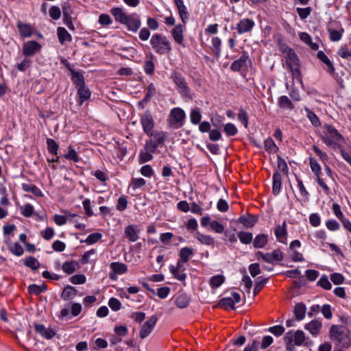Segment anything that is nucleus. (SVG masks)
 <instances>
[{"label":"nucleus","instance_id":"obj_1","mask_svg":"<svg viewBox=\"0 0 351 351\" xmlns=\"http://www.w3.org/2000/svg\"><path fill=\"white\" fill-rule=\"evenodd\" d=\"M329 336L331 340L336 341L341 347L348 348L351 345L350 331L343 326L332 325Z\"/></svg>","mask_w":351,"mask_h":351},{"label":"nucleus","instance_id":"obj_2","mask_svg":"<svg viewBox=\"0 0 351 351\" xmlns=\"http://www.w3.org/2000/svg\"><path fill=\"white\" fill-rule=\"evenodd\" d=\"M325 128L326 131L322 136V141L329 147L339 148L341 143L343 141V136L332 125H326Z\"/></svg>","mask_w":351,"mask_h":351},{"label":"nucleus","instance_id":"obj_3","mask_svg":"<svg viewBox=\"0 0 351 351\" xmlns=\"http://www.w3.org/2000/svg\"><path fill=\"white\" fill-rule=\"evenodd\" d=\"M150 44L155 52L160 55L167 54L171 51L169 39L160 34H155L152 36Z\"/></svg>","mask_w":351,"mask_h":351},{"label":"nucleus","instance_id":"obj_4","mask_svg":"<svg viewBox=\"0 0 351 351\" xmlns=\"http://www.w3.org/2000/svg\"><path fill=\"white\" fill-rule=\"evenodd\" d=\"M185 117V112L182 108L178 107L173 108L168 117L169 125L174 128L182 127Z\"/></svg>","mask_w":351,"mask_h":351},{"label":"nucleus","instance_id":"obj_5","mask_svg":"<svg viewBox=\"0 0 351 351\" xmlns=\"http://www.w3.org/2000/svg\"><path fill=\"white\" fill-rule=\"evenodd\" d=\"M256 257L258 260L262 259L266 263L274 264L275 262L280 261L283 259V253L279 249L274 250L271 253H263L262 252H257Z\"/></svg>","mask_w":351,"mask_h":351},{"label":"nucleus","instance_id":"obj_6","mask_svg":"<svg viewBox=\"0 0 351 351\" xmlns=\"http://www.w3.org/2000/svg\"><path fill=\"white\" fill-rule=\"evenodd\" d=\"M171 77L177 86L178 92L183 96H188L190 93V88L182 74L173 71L171 75Z\"/></svg>","mask_w":351,"mask_h":351},{"label":"nucleus","instance_id":"obj_7","mask_svg":"<svg viewBox=\"0 0 351 351\" xmlns=\"http://www.w3.org/2000/svg\"><path fill=\"white\" fill-rule=\"evenodd\" d=\"M284 52H287V58L289 62L287 61L289 68L291 69L294 76L300 77V71L298 68V57L295 52L291 48H287Z\"/></svg>","mask_w":351,"mask_h":351},{"label":"nucleus","instance_id":"obj_8","mask_svg":"<svg viewBox=\"0 0 351 351\" xmlns=\"http://www.w3.org/2000/svg\"><path fill=\"white\" fill-rule=\"evenodd\" d=\"M141 123L143 132L147 135H151L154 127V120L149 110H147L141 117Z\"/></svg>","mask_w":351,"mask_h":351},{"label":"nucleus","instance_id":"obj_9","mask_svg":"<svg viewBox=\"0 0 351 351\" xmlns=\"http://www.w3.org/2000/svg\"><path fill=\"white\" fill-rule=\"evenodd\" d=\"M157 321L158 317L152 315L143 324L139 332V336L141 339L146 338L152 332Z\"/></svg>","mask_w":351,"mask_h":351},{"label":"nucleus","instance_id":"obj_10","mask_svg":"<svg viewBox=\"0 0 351 351\" xmlns=\"http://www.w3.org/2000/svg\"><path fill=\"white\" fill-rule=\"evenodd\" d=\"M123 25L126 26L128 31L136 32L141 27V22L139 16L136 14L133 13L128 16Z\"/></svg>","mask_w":351,"mask_h":351},{"label":"nucleus","instance_id":"obj_11","mask_svg":"<svg viewBox=\"0 0 351 351\" xmlns=\"http://www.w3.org/2000/svg\"><path fill=\"white\" fill-rule=\"evenodd\" d=\"M339 23L336 21H331L328 26V32L329 33L330 39L332 41L337 42L341 40L342 34L344 32V29L341 27L339 29H335Z\"/></svg>","mask_w":351,"mask_h":351},{"label":"nucleus","instance_id":"obj_12","mask_svg":"<svg viewBox=\"0 0 351 351\" xmlns=\"http://www.w3.org/2000/svg\"><path fill=\"white\" fill-rule=\"evenodd\" d=\"M254 25L255 23L253 20L243 19L237 23L236 29L239 34H243L251 32Z\"/></svg>","mask_w":351,"mask_h":351},{"label":"nucleus","instance_id":"obj_13","mask_svg":"<svg viewBox=\"0 0 351 351\" xmlns=\"http://www.w3.org/2000/svg\"><path fill=\"white\" fill-rule=\"evenodd\" d=\"M40 49V45L36 41H27L23 45V53L25 56H32Z\"/></svg>","mask_w":351,"mask_h":351},{"label":"nucleus","instance_id":"obj_14","mask_svg":"<svg viewBox=\"0 0 351 351\" xmlns=\"http://www.w3.org/2000/svg\"><path fill=\"white\" fill-rule=\"evenodd\" d=\"M140 230L136 225H129L125 228V236L131 242H135L138 239Z\"/></svg>","mask_w":351,"mask_h":351},{"label":"nucleus","instance_id":"obj_15","mask_svg":"<svg viewBox=\"0 0 351 351\" xmlns=\"http://www.w3.org/2000/svg\"><path fill=\"white\" fill-rule=\"evenodd\" d=\"M322 324V323L316 319L311 321L304 326V328L309 331L313 336H317L319 334Z\"/></svg>","mask_w":351,"mask_h":351},{"label":"nucleus","instance_id":"obj_16","mask_svg":"<svg viewBox=\"0 0 351 351\" xmlns=\"http://www.w3.org/2000/svg\"><path fill=\"white\" fill-rule=\"evenodd\" d=\"M174 3L177 7V9L178 10V13L180 15V17L183 22V23H185L186 21L189 19V12L187 11V9L186 6L184 4V2L182 0H173Z\"/></svg>","mask_w":351,"mask_h":351},{"label":"nucleus","instance_id":"obj_17","mask_svg":"<svg viewBox=\"0 0 351 351\" xmlns=\"http://www.w3.org/2000/svg\"><path fill=\"white\" fill-rule=\"evenodd\" d=\"M66 66L71 73V75H72L71 80H72L73 82L75 84L76 87L79 88L82 86H84L85 81H84V75L82 73H80L77 71H75V70L70 68L69 64H67Z\"/></svg>","mask_w":351,"mask_h":351},{"label":"nucleus","instance_id":"obj_18","mask_svg":"<svg viewBox=\"0 0 351 351\" xmlns=\"http://www.w3.org/2000/svg\"><path fill=\"white\" fill-rule=\"evenodd\" d=\"M111 14L114 16L116 21L123 24L129 14H127L121 8H113L110 10Z\"/></svg>","mask_w":351,"mask_h":351},{"label":"nucleus","instance_id":"obj_19","mask_svg":"<svg viewBox=\"0 0 351 351\" xmlns=\"http://www.w3.org/2000/svg\"><path fill=\"white\" fill-rule=\"evenodd\" d=\"M317 58L322 61L324 64H326L327 67V71L330 74H334L335 71V69L333 66V64L330 60V59L326 56L323 51H319L317 53Z\"/></svg>","mask_w":351,"mask_h":351},{"label":"nucleus","instance_id":"obj_20","mask_svg":"<svg viewBox=\"0 0 351 351\" xmlns=\"http://www.w3.org/2000/svg\"><path fill=\"white\" fill-rule=\"evenodd\" d=\"M184 29V25L179 24L176 25L171 31L172 36L176 43L178 44H182L184 37H183V32Z\"/></svg>","mask_w":351,"mask_h":351},{"label":"nucleus","instance_id":"obj_21","mask_svg":"<svg viewBox=\"0 0 351 351\" xmlns=\"http://www.w3.org/2000/svg\"><path fill=\"white\" fill-rule=\"evenodd\" d=\"M34 328L36 332L47 339H51L55 335L52 330L47 329L43 324H36Z\"/></svg>","mask_w":351,"mask_h":351},{"label":"nucleus","instance_id":"obj_22","mask_svg":"<svg viewBox=\"0 0 351 351\" xmlns=\"http://www.w3.org/2000/svg\"><path fill=\"white\" fill-rule=\"evenodd\" d=\"M21 37H30L32 34V27L29 24L19 21L16 25Z\"/></svg>","mask_w":351,"mask_h":351},{"label":"nucleus","instance_id":"obj_23","mask_svg":"<svg viewBox=\"0 0 351 351\" xmlns=\"http://www.w3.org/2000/svg\"><path fill=\"white\" fill-rule=\"evenodd\" d=\"M257 221V217L254 215H242L238 219V222L243 223L246 228L254 226Z\"/></svg>","mask_w":351,"mask_h":351},{"label":"nucleus","instance_id":"obj_24","mask_svg":"<svg viewBox=\"0 0 351 351\" xmlns=\"http://www.w3.org/2000/svg\"><path fill=\"white\" fill-rule=\"evenodd\" d=\"M282 176L281 174L276 171L273 175V187L272 192L274 195L279 194L281 189Z\"/></svg>","mask_w":351,"mask_h":351},{"label":"nucleus","instance_id":"obj_25","mask_svg":"<svg viewBox=\"0 0 351 351\" xmlns=\"http://www.w3.org/2000/svg\"><path fill=\"white\" fill-rule=\"evenodd\" d=\"M248 59V56L243 53V55L237 60H234L231 66L230 69L233 71H239L240 69L245 65L246 61Z\"/></svg>","mask_w":351,"mask_h":351},{"label":"nucleus","instance_id":"obj_26","mask_svg":"<svg viewBox=\"0 0 351 351\" xmlns=\"http://www.w3.org/2000/svg\"><path fill=\"white\" fill-rule=\"evenodd\" d=\"M268 235L266 234H260L255 237L253 240V245L255 248H263L268 243Z\"/></svg>","mask_w":351,"mask_h":351},{"label":"nucleus","instance_id":"obj_27","mask_svg":"<svg viewBox=\"0 0 351 351\" xmlns=\"http://www.w3.org/2000/svg\"><path fill=\"white\" fill-rule=\"evenodd\" d=\"M90 91L85 85L77 88V95L79 96V104H82L90 97Z\"/></svg>","mask_w":351,"mask_h":351},{"label":"nucleus","instance_id":"obj_28","mask_svg":"<svg viewBox=\"0 0 351 351\" xmlns=\"http://www.w3.org/2000/svg\"><path fill=\"white\" fill-rule=\"evenodd\" d=\"M148 136L150 137L149 141L158 147L161 146L165 142V138L163 132H152V134Z\"/></svg>","mask_w":351,"mask_h":351},{"label":"nucleus","instance_id":"obj_29","mask_svg":"<svg viewBox=\"0 0 351 351\" xmlns=\"http://www.w3.org/2000/svg\"><path fill=\"white\" fill-rule=\"evenodd\" d=\"M59 42L63 45L66 41H71L72 37L64 27H59L57 29Z\"/></svg>","mask_w":351,"mask_h":351},{"label":"nucleus","instance_id":"obj_30","mask_svg":"<svg viewBox=\"0 0 351 351\" xmlns=\"http://www.w3.org/2000/svg\"><path fill=\"white\" fill-rule=\"evenodd\" d=\"M77 290L75 289V287L67 285L64 289L62 294L61 298L65 301L69 300V299H71L74 298L77 295Z\"/></svg>","mask_w":351,"mask_h":351},{"label":"nucleus","instance_id":"obj_31","mask_svg":"<svg viewBox=\"0 0 351 351\" xmlns=\"http://www.w3.org/2000/svg\"><path fill=\"white\" fill-rule=\"evenodd\" d=\"M194 254L192 248L189 247H182L179 252L180 260L182 263H187L191 256Z\"/></svg>","mask_w":351,"mask_h":351},{"label":"nucleus","instance_id":"obj_32","mask_svg":"<svg viewBox=\"0 0 351 351\" xmlns=\"http://www.w3.org/2000/svg\"><path fill=\"white\" fill-rule=\"evenodd\" d=\"M189 298L185 293L180 294L175 300V304L180 308H184L189 304Z\"/></svg>","mask_w":351,"mask_h":351},{"label":"nucleus","instance_id":"obj_33","mask_svg":"<svg viewBox=\"0 0 351 351\" xmlns=\"http://www.w3.org/2000/svg\"><path fill=\"white\" fill-rule=\"evenodd\" d=\"M306 308L304 304L298 303L294 308V315L298 320H302L305 317Z\"/></svg>","mask_w":351,"mask_h":351},{"label":"nucleus","instance_id":"obj_34","mask_svg":"<svg viewBox=\"0 0 351 351\" xmlns=\"http://www.w3.org/2000/svg\"><path fill=\"white\" fill-rule=\"evenodd\" d=\"M78 266L79 264L77 261H66L62 265V270L68 274H71L75 271Z\"/></svg>","mask_w":351,"mask_h":351},{"label":"nucleus","instance_id":"obj_35","mask_svg":"<svg viewBox=\"0 0 351 351\" xmlns=\"http://www.w3.org/2000/svg\"><path fill=\"white\" fill-rule=\"evenodd\" d=\"M195 238L202 243L206 245L214 244V239L209 235L203 234L199 232L195 233Z\"/></svg>","mask_w":351,"mask_h":351},{"label":"nucleus","instance_id":"obj_36","mask_svg":"<svg viewBox=\"0 0 351 351\" xmlns=\"http://www.w3.org/2000/svg\"><path fill=\"white\" fill-rule=\"evenodd\" d=\"M274 234L280 242H283L282 239L285 238L287 234L286 222L284 221L282 226L278 225L274 230Z\"/></svg>","mask_w":351,"mask_h":351},{"label":"nucleus","instance_id":"obj_37","mask_svg":"<svg viewBox=\"0 0 351 351\" xmlns=\"http://www.w3.org/2000/svg\"><path fill=\"white\" fill-rule=\"evenodd\" d=\"M22 189L24 191L32 193L36 196H43L41 191L34 184L24 183L22 184Z\"/></svg>","mask_w":351,"mask_h":351},{"label":"nucleus","instance_id":"obj_38","mask_svg":"<svg viewBox=\"0 0 351 351\" xmlns=\"http://www.w3.org/2000/svg\"><path fill=\"white\" fill-rule=\"evenodd\" d=\"M110 268L114 273H117V274H125L128 270L127 266L124 263L119 262L112 263L110 264Z\"/></svg>","mask_w":351,"mask_h":351},{"label":"nucleus","instance_id":"obj_39","mask_svg":"<svg viewBox=\"0 0 351 351\" xmlns=\"http://www.w3.org/2000/svg\"><path fill=\"white\" fill-rule=\"evenodd\" d=\"M337 55L351 62V49H350L348 45H342L337 51Z\"/></svg>","mask_w":351,"mask_h":351},{"label":"nucleus","instance_id":"obj_40","mask_svg":"<svg viewBox=\"0 0 351 351\" xmlns=\"http://www.w3.org/2000/svg\"><path fill=\"white\" fill-rule=\"evenodd\" d=\"M265 149L269 153H276L278 150V147L275 144L274 141L271 138H267L265 141Z\"/></svg>","mask_w":351,"mask_h":351},{"label":"nucleus","instance_id":"obj_41","mask_svg":"<svg viewBox=\"0 0 351 351\" xmlns=\"http://www.w3.org/2000/svg\"><path fill=\"white\" fill-rule=\"evenodd\" d=\"M293 335L292 331L287 332L284 337V341L286 343V348L288 351H293L295 348V344L293 343Z\"/></svg>","mask_w":351,"mask_h":351},{"label":"nucleus","instance_id":"obj_42","mask_svg":"<svg viewBox=\"0 0 351 351\" xmlns=\"http://www.w3.org/2000/svg\"><path fill=\"white\" fill-rule=\"evenodd\" d=\"M293 341L295 346H301L305 340V335L302 330H298L293 332Z\"/></svg>","mask_w":351,"mask_h":351},{"label":"nucleus","instance_id":"obj_43","mask_svg":"<svg viewBox=\"0 0 351 351\" xmlns=\"http://www.w3.org/2000/svg\"><path fill=\"white\" fill-rule=\"evenodd\" d=\"M238 237L240 241L243 244H249L253 240V235L252 233L243 231H240L238 233Z\"/></svg>","mask_w":351,"mask_h":351},{"label":"nucleus","instance_id":"obj_44","mask_svg":"<svg viewBox=\"0 0 351 351\" xmlns=\"http://www.w3.org/2000/svg\"><path fill=\"white\" fill-rule=\"evenodd\" d=\"M278 106L282 108L292 110L293 105L287 96H281L278 98Z\"/></svg>","mask_w":351,"mask_h":351},{"label":"nucleus","instance_id":"obj_45","mask_svg":"<svg viewBox=\"0 0 351 351\" xmlns=\"http://www.w3.org/2000/svg\"><path fill=\"white\" fill-rule=\"evenodd\" d=\"M47 145L48 151L54 155L58 154L59 145L52 138L47 139Z\"/></svg>","mask_w":351,"mask_h":351},{"label":"nucleus","instance_id":"obj_46","mask_svg":"<svg viewBox=\"0 0 351 351\" xmlns=\"http://www.w3.org/2000/svg\"><path fill=\"white\" fill-rule=\"evenodd\" d=\"M221 39L218 37H214L212 39V47L213 53L217 57L219 56L221 53Z\"/></svg>","mask_w":351,"mask_h":351},{"label":"nucleus","instance_id":"obj_47","mask_svg":"<svg viewBox=\"0 0 351 351\" xmlns=\"http://www.w3.org/2000/svg\"><path fill=\"white\" fill-rule=\"evenodd\" d=\"M25 265L33 270H36L40 266V263L38 260L33 256H29L27 258L25 261Z\"/></svg>","mask_w":351,"mask_h":351},{"label":"nucleus","instance_id":"obj_48","mask_svg":"<svg viewBox=\"0 0 351 351\" xmlns=\"http://www.w3.org/2000/svg\"><path fill=\"white\" fill-rule=\"evenodd\" d=\"M218 306L226 308L230 307L234 309V302L231 298H225L219 300Z\"/></svg>","mask_w":351,"mask_h":351},{"label":"nucleus","instance_id":"obj_49","mask_svg":"<svg viewBox=\"0 0 351 351\" xmlns=\"http://www.w3.org/2000/svg\"><path fill=\"white\" fill-rule=\"evenodd\" d=\"M202 114L198 108L193 109L190 114L191 121L193 124H198L200 122Z\"/></svg>","mask_w":351,"mask_h":351},{"label":"nucleus","instance_id":"obj_50","mask_svg":"<svg viewBox=\"0 0 351 351\" xmlns=\"http://www.w3.org/2000/svg\"><path fill=\"white\" fill-rule=\"evenodd\" d=\"M225 280V278L222 275H217L213 276L210 280V284L213 287H219Z\"/></svg>","mask_w":351,"mask_h":351},{"label":"nucleus","instance_id":"obj_51","mask_svg":"<svg viewBox=\"0 0 351 351\" xmlns=\"http://www.w3.org/2000/svg\"><path fill=\"white\" fill-rule=\"evenodd\" d=\"M169 270H170L171 273L173 274V276H174V278L178 279V280H180V281L185 280V279L186 278V274L183 273L182 271H176L175 269V266L170 265Z\"/></svg>","mask_w":351,"mask_h":351},{"label":"nucleus","instance_id":"obj_52","mask_svg":"<svg viewBox=\"0 0 351 351\" xmlns=\"http://www.w3.org/2000/svg\"><path fill=\"white\" fill-rule=\"evenodd\" d=\"M152 153L144 149L140 152L139 154V162L145 163L152 159Z\"/></svg>","mask_w":351,"mask_h":351},{"label":"nucleus","instance_id":"obj_53","mask_svg":"<svg viewBox=\"0 0 351 351\" xmlns=\"http://www.w3.org/2000/svg\"><path fill=\"white\" fill-rule=\"evenodd\" d=\"M64 158L74 162H78L80 160V158L76 151L71 146L69 147V152L64 155Z\"/></svg>","mask_w":351,"mask_h":351},{"label":"nucleus","instance_id":"obj_54","mask_svg":"<svg viewBox=\"0 0 351 351\" xmlns=\"http://www.w3.org/2000/svg\"><path fill=\"white\" fill-rule=\"evenodd\" d=\"M224 132L227 136H234L237 134L238 130L232 123H227L224 125Z\"/></svg>","mask_w":351,"mask_h":351},{"label":"nucleus","instance_id":"obj_55","mask_svg":"<svg viewBox=\"0 0 351 351\" xmlns=\"http://www.w3.org/2000/svg\"><path fill=\"white\" fill-rule=\"evenodd\" d=\"M305 110L306 112V116L311 121V123L315 126L319 125V121L317 115L307 108H306Z\"/></svg>","mask_w":351,"mask_h":351},{"label":"nucleus","instance_id":"obj_56","mask_svg":"<svg viewBox=\"0 0 351 351\" xmlns=\"http://www.w3.org/2000/svg\"><path fill=\"white\" fill-rule=\"evenodd\" d=\"M108 305L110 308L114 311H117L121 308V302L115 298H111L109 300Z\"/></svg>","mask_w":351,"mask_h":351},{"label":"nucleus","instance_id":"obj_57","mask_svg":"<svg viewBox=\"0 0 351 351\" xmlns=\"http://www.w3.org/2000/svg\"><path fill=\"white\" fill-rule=\"evenodd\" d=\"M310 166L311 170L315 173L316 176H320L322 173L321 167L315 158H310Z\"/></svg>","mask_w":351,"mask_h":351},{"label":"nucleus","instance_id":"obj_58","mask_svg":"<svg viewBox=\"0 0 351 351\" xmlns=\"http://www.w3.org/2000/svg\"><path fill=\"white\" fill-rule=\"evenodd\" d=\"M49 16L51 19L54 20L59 19L61 16V10L60 8L56 5H53L49 9Z\"/></svg>","mask_w":351,"mask_h":351},{"label":"nucleus","instance_id":"obj_59","mask_svg":"<svg viewBox=\"0 0 351 351\" xmlns=\"http://www.w3.org/2000/svg\"><path fill=\"white\" fill-rule=\"evenodd\" d=\"M259 279H260V278H257V280L255 284V287L254 289V295H257L260 292V291L263 289V287H264V285L267 283V282L268 280V278H264V279H262L261 280H259Z\"/></svg>","mask_w":351,"mask_h":351},{"label":"nucleus","instance_id":"obj_60","mask_svg":"<svg viewBox=\"0 0 351 351\" xmlns=\"http://www.w3.org/2000/svg\"><path fill=\"white\" fill-rule=\"evenodd\" d=\"M317 285L326 290H330L332 287L331 283L326 276H323L320 278L317 282Z\"/></svg>","mask_w":351,"mask_h":351},{"label":"nucleus","instance_id":"obj_61","mask_svg":"<svg viewBox=\"0 0 351 351\" xmlns=\"http://www.w3.org/2000/svg\"><path fill=\"white\" fill-rule=\"evenodd\" d=\"M70 281L74 285H81L86 282V277L83 274H76L71 277Z\"/></svg>","mask_w":351,"mask_h":351},{"label":"nucleus","instance_id":"obj_62","mask_svg":"<svg viewBox=\"0 0 351 351\" xmlns=\"http://www.w3.org/2000/svg\"><path fill=\"white\" fill-rule=\"evenodd\" d=\"M145 180L143 178H133L131 181V186L134 190L141 188L145 185Z\"/></svg>","mask_w":351,"mask_h":351},{"label":"nucleus","instance_id":"obj_63","mask_svg":"<svg viewBox=\"0 0 351 351\" xmlns=\"http://www.w3.org/2000/svg\"><path fill=\"white\" fill-rule=\"evenodd\" d=\"M268 330L276 337L281 336L285 332V328L282 326L277 325L270 327Z\"/></svg>","mask_w":351,"mask_h":351},{"label":"nucleus","instance_id":"obj_64","mask_svg":"<svg viewBox=\"0 0 351 351\" xmlns=\"http://www.w3.org/2000/svg\"><path fill=\"white\" fill-rule=\"evenodd\" d=\"M297 12L302 19H305L310 15L311 12V8L310 7L304 8H298Z\"/></svg>","mask_w":351,"mask_h":351}]
</instances>
